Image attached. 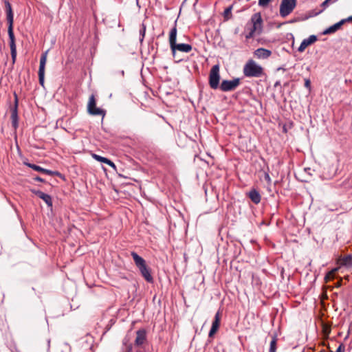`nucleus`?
Returning <instances> with one entry per match:
<instances>
[{"label": "nucleus", "instance_id": "nucleus-26", "mask_svg": "<svg viewBox=\"0 0 352 352\" xmlns=\"http://www.w3.org/2000/svg\"><path fill=\"white\" fill-rule=\"evenodd\" d=\"M276 342H277V339L274 336V337H273V338L272 339V340L270 342V346L269 352H276Z\"/></svg>", "mask_w": 352, "mask_h": 352}, {"label": "nucleus", "instance_id": "nucleus-5", "mask_svg": "<svg viewBox=\"0 0 352 352\" xmlns=\"http://www.w3.org/2000/svg\"><path fill=\"white\" fill-rule=\"evenodd\" d=\"M296 6V0H282L280 5V15L285 18L291 14Z\"/></svg>", "mask_w": 352, "mask_h": 352}, {"label": "nucleus", "instance_id": "nucleus-17", "mask_svg": "<svg viewBox=\"0 0 352 352\" xmlns=\"http://www.w3.org/2000/svg\"><path fill=\"white\" fill-rule=\"evenodd\" d=\"M248 196L251 199V201L255 204H258L261 202V196L258 191L255 188H252V190H250L248 193Z\"/></svg>", "mask_w": 352, "mask_h": 352}, {"label": "nucleus", "instance_id": "nucleus-32", "mask_svg": "<svg viewBox=\"0 0 352 352\" xmlns=\"http://www.w3.org/2000/svg\"><path fill=\"white\" fill-rule=\"evenodd\" d=\"M310 85H311L310 80L309 79H306L305 82V86L307 88H310Z\"/></svg>", "mask_w": 352, "mask_h": 352}, {"label": "nucleus", "instance_id": "nucleus-23", "mask_svg": "<svg viewBox=\"0 0 352 352\" xmlns=\"http://www.w3.org/2000/svg\"><path fill=\"white\" fill-rule=\"evenodd\" d=\"M339 267H335L329 271L324 277V280L326 283L330 281L331 280L334 278L335 274L338 272Z\"/></svg>", "mask_w": 352, "mask_h": 352}, {"label": "nucleus", "instance_id": "nucleus-4", "mask_svg": "<svg viewBox=\"0 0 352 352\" xmlns=\"http://www.w3.org/2000/svg\"><path fill=\"white\" fill-rule=\"evenodd\" d=\"M131 256L135 262V265L139 269L141 275L148 283L153 281V278L151 274V270L146 264L145 260L139 256L136 252H132Z\"/></svg>", "mask_w": 352, "mask_h": 352}, {"label": "nucleus", "instance_id": "nucleus-16", "mask_svg": "<svg viewBox=\"0 0 352 352\" xmlns=\"http://www.w3.org/2000/svg\"><path fill=\"white\" fill-rule=\"evenodd\" d=\"M346 21V20L342 19L340 21L333 24V25L329 27L323 32V34H331L336 32L338 30L342 25Z\"/></svg>", "mask_w": 352, "mask_h": 352}, {"label": "nucleus", "instance_id": "nucleus-33", "mask_svg": "<svg viewBox=\"0 0 352 352\" xmlns=\"http://www.w3.org/2000/svg\"><path fill=\"white\" fill-rule=\"evenodd\" d=\"M341 284H342V280H340V281H338L336 285V287H340L341 286Z\"/></svg>", "mask_w": 352, "mask_h": 352}, {"label": "nucleus", "instance_id": "nucleus-36", "mask_svg": "<svg viewBox=\"0 0 352 352\" xmlns=\"http://www.w3.org/2000/svg\"><path fill=\"white\" fill-rule=\"evenodd\" d=\"M320 352H325L324 350H321Z\"/></svg>", "mask_w": 352, "mask_h": 352}, {"label": "nucleus", "instance_id": "nucleus-30", "mask_svg": "<svg viewBox=\"0 0 352 352\" xmlns=\"http://www.w3.org/2000/svg\"><path fill=\"white\" fill-rule=\"evenodd\" d=\"M264 178L265 180L267 182V184H271L272 179L268 173H265Z\"/></svg>", "mask_w": 352, "mask_h": 352}, {"label": "nucleus", "instance_id": "nucleus-9", "mask_svg": "<svg viewBox=\"0 0 352 352\" xmlns=\"http://www.w3.org/2000/svg\"><path fill=\"white\" fill-rule=\"evenodd\" d=\"M47 51L43 53L41 58H40V65L38 69V80L40 85L43 87L44 86V79H45V64L47 61Z\"/></svg>", "mask_w": 352, "mask_h": 352}, {"label": "nucleus", "instance_id": "nucleus-25", "mask_svg": "<svg viewBox=\"0 0 352 352\" xmlns=\"http://www.w3.org/2000/svg\"><path fill=\"white\" fill-rule=\"evenodd\" d=\"M338 0H325L323 1L321 4L322 10L318 12L321 13L322 11H324L330 4L335 3Z\"/></svg>", "mask_w": 352, "mask_h": 352}, {"label": "nucleus", "instance_id": "nucleus-10", "mask_svg": "<svg viewBox=\"0 0 352 352\" xmlns=\"http://www.w3.org/2000/svg\"><path fill=\"white\" fill-rule=\"evenodd\" d=\"M8 36L10 39V53H11V57L12 60V64H14L16 59V46L15 43V36L14 34L13 30H8Z\"/></svg>", "mask_w": 352, "mask_h": 352}, {"label": "nucleus", "instance_id": "nucleus-14", "mask_svg": "<svg viewBox=\"0 0 352 352\" xmlns=\"http://www.w3.org/2000/svg\"><path fill=\"white\" fill-rule=\"evenodd\" d=\"M220 320H221V316L219 312H217L214 320L212 324V327L210 328V330L209 331V337L213 336V335L217 331L219 324H220Z\"/></svg>", "mask_w": 352, "mask_h": 352}, {"label": "nucleus", "instance_id": "nucleus-35", "mask_svg": "<svg viewBox=\"0 0 352 352\" xmlns=\"http://www.w3.org/2000/svg\"><path fill=\"white\" fill-rule=\"evenodd\" d=\"M346 21H352V16H349V18H347L346 19Z\"/></svg>", "mask_w": 352, "mask_h": 352}, {"label": "nucleus", "instance_id": "nucleus-2", "mask_svg": "<svg viewBox=\"0 0 352 352\" xmlns=\"http://www.w3.org/2000/svg\"><path fill=\"white\" fill-rule=\"evenodd\" d=\"M243 74L247 78H260L264 74V69L253 59H249L243 66Z\"/></svg>", "mask_w": 352, "mask_h": 352}, {"label": "nucleus", "instance_id": "nucleus-22", "mask_svg": "<svg viewBox=\"0 0 352 352\" xmlns=\"http://www.w3.org/2000/svg\"><path fill=\"white\" fill-rule=\"evenodd\" d=\"M233 8V6L231 5L229 7L226 8L223 13V16L224 18V21H228L232 17V10Z\"/></svg>", "mask_w": 352, "mask_h": 352}, {"label": "nucleus", "instance_id": "nucleus-28", "mask_svg": "<svg viewBox=\"0 0 352 352\" xmlns=\"http://www.w3.org/2000/svg\"><path fill=\"white\" fill-rule=\"evenodd\" d=\"M5 5L6 8V14H13L11 4L8 1H5Z\"/></svg>", "mask_w": 352, "mask_h": 352}, {"label": "nucleus", "instance_id": "nucleus-24", "mask_svg": "<svg viewBox=\"0 0 352 352\" xmlns=\"http://www.w3.org/2000/svg\"><path fill=\"white\" fill-rule=\"evenodd\" d=\"M6 19L8 24V30H13V23H14V14H6Z\"/></svg>", "mask_w": 352, "mask_h": 352}, {"label": "nucleus", "instance_id": "nucleus-21", "mask_svg": "<svg viewBox=\"0 0 352 352\" xmlns=\"http://www.w3.org/2000/svg\"><path fill=\"white\" fill-rule=\"evenodd\" d=\"M26 165L28 166H29L30 168H32L33 170H36V171H38V172H41V173H45L46 175H54V172L50 170H47V169H45V168H43L38 165H36V164H26Z\"/></svg>", "mask_w": 352, "mask_h": 352}, {"label": "nucleus", "instance_id": "nucleus-20", "mask_svg": "<svg viewBox=\"0 0 352 352\" xmlns=\"http://www.w3.org/2000/svg\"><path fill=\"white\" fill-rule=\"evenodd\" d=\"M92 157L98 162L104 163L106 164H108L109 166H111L113 168H116L115 164L112 161L109 160L108 158L104 157L102 156H100V155L95 154V153L92 154Z\"/></svg>", "mask_w": 352, "mask_h": 352}, {"label": "nucleus", "instance_id": "nucleus-27", "mask_svg": "<svg viewBox=\"0 0 352 352\" xmlns=\"http://www.w3.org/2000/svg\"><path fill=\"white\" fill-rule=\"evenodd\" d=\"M145 32H146V26L144 24H142V28L140 30V41L141 43L143 41V40L144 38Z\"/></svg>", "mask_w": 352, "mask_h": 352}, {"label": "nucleus", "instance_id": "nucleus-7", "mask_svg": "<svg viewBox=\"0 0 352 352\" xmlns=\"http://www.w3.org/2000/svg\"><path fill=\"white\" fill-rule=\"evenodd\" d=\"M87 111L89 114L93 116H102V118L105 116V111L96 107V101L94 95H91L89 98L87 104Z\"/></svg>", "mask_w": 352, "mask_h": 352}, {"label": "nucleus", "instance_id": "nucleus-12", "mask_svg": "<svg viewBox=\"0 0 352 352\" xmlns=\"http://www.w3.org/2000/svg\"><path fill=\"white\" fill-rule=\"evenodd\" d=\"M317 41V36L316 35H311L308 38L304 39L300 46L298 47V51L302 52L305 49L310 45L313 44Z\"/></svg>", "mask_w": 352, "mask_h": 352}, {"label": "nucleus", "instance_id": "nucleus-1", "mask_svg": "<svg viewBox=\"0 0 352 352\" xmlns=\"http://www.w3.org/2000/svg\"><path fill=\"white\" fill-rule=\"evenodd\" d=\"M263 19L259 12L254 14L250 22L247 23L245 28L247 34H245L246 39L252 38L255 33L259 34L262 31Z\"/></svg>", "mask_w": 352, "mask_h": 352}, {"label": "nucleus", "instance_id": "nucleus-6", "mask_svg": "<svg viewBox=\"0 0 352 352\" xmlns=\"http://www.w3.org/2000/svg\"><path fill=\"white\" fill-rule=\"evenodd\" d=\"M219 65H214L209 74V85L213 89H217L219 87Z\"/></svg>", "mask_w": 352, "mask_h": 352}, {"label": "nucleus", "instance_id": "nucleus-15", "mask_svg": "<svg viewBox=\"0 0 352 352\" xmlns=\"http://www.w3.org/2000/svg\"><path fill=\"white\" fill-rule=\"evenodd\" d=\"M32 192L40 199H43L49 207L52 206V201L50 195L38 190H32Z\"/></svg>", "mask_w": 352, "mask_h": 352}, {"label": "nucleus", "instance_id": "nucleus-31", "mask_svg": "<svg viewBox=\"0 0 352 352\" xmlns=\"http://www.w3.org/2000/svg\"><path fill=\"white\" fill-rule=\"evenodd\" d=\"M336 352H344V346L342 344H340Z\"/></svg>", "mask_w": 352, "mask_h": 352}, {"label": "nucleus", "instance_id": "nucleus-8", "mask_svg": "<svg viewBox=\"0 0 352 352\" xmlns=\"http://www.w3.org/2000/svg\"><path fill=\"white\" fill-rule=\"evenodd\" d=\"M240 78H236L233 80H222L219 88L222 91L227 92L235 90L240 85Z\"/></svg>", "mask_w": 352, "mask_h": 352}, {"label": "nucleus", "instance_id": "nucleus-18", "mask_svg": "<svg viewBox=\"0 0 352 352\" xmlns=\"http://www.w3.org/2000/svg\"><path fill=\"white\" fill-rule=\"evenodd\" d=\"M146 338V331L144 329H140L136 332V338L135 344L137 346H140L144 344Z\"/></svg>", "mask_w": 352, "mask_h": 352}, {"label": "nucleus", "instance_id": "nucleus-34", "mask_svg": "<svg viewBox=\"0 0 352 352\" xmlns=\"http://www.w3.org/2000/svg\"><path fill=\"white\" fill-rule=\"evenodd\" d=\"M35 179H36V181H39V182H43V179L42 178L39 177H36L35 178Z\"/></svg>", "mask_w": 352, "mask_h": 352}, {"label": "nucleus", "instance_id": "nucleus-13", "mask_svg": "<svg viewBox=\"0 0 352 352\" xmlns=\"http://www.w3.org/2000/svg\"><path fill=\"white\" fill-rule=\"evenodd\" d=\"M254 55L258 59H267L272 55V52L265 48H258L254 52Z\"/></svg>", "mask_w": 352, "mask_h": 352}, {"label": "nucleus", "instance_id": "nucleus-3", "mask_svg": "<svg viewBox=\"0 0 352 352\" xmlns=\"http://www.w3.org/2000/svg\"><path fill=\"white\" fill-rule=\"evenodd\" d=\"M177 28L175 26L170 32L169 43L173 57L175 56L176 51L188 53L192 50V45L187 43H176Z\"/></svg>", "mask_w": 352, "mask_h": 352}, {"label": "nucleus", "instance_id": "nucleus-11", "mask_svg": "<svg viewBox=\"0 0 352 352\" xmlns=\"http://www.w3.org/2000/svg\"><path fill=\"white\" fill-rule=\"evenodd\" d=\"M14 104L11 108V121L12 126L16 129L18 127V98L16 94Z\"/></svg>", "mask_w": 352, "mask_h": 352}, {"label": "nucleus", "instance_id": "nucleus-19", "mask_svg": "<svg viewBox=\"0 0 352 352\" xmlns=\"http://www.w3.org/2000/svg\"><path fill=\"white\" fill-rule=\"evenodd\" d=\"M338 263L340 267L344 266L347 268L352 267V255L349 254L344 257L338 258Z\"/></svg>", "mask_w": 352, "mask_h": 352}, {"label": "nucleus", "instance_id": "nucleus-29", "mask_svg": "<svg viewBox=\"0 0 352 352\" xmlns=\"http://www.w3.org/2000/svg\"><path fill=\"white\" fill-rule=\"evenodd\" d=\"M272 0H258V5L261 7H266Z\"/></svg>", "mask_w": 352, "mask_h": 352}]
</instances>
